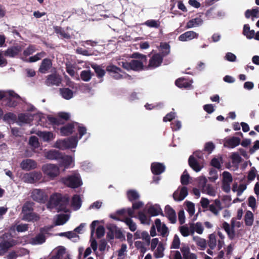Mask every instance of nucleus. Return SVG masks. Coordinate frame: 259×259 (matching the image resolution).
<instances>
[{"mask_svg":"<svg viewBox=\"0 0 259 259\" xmlns=\"http://www.w3.org/2000/svg\"><path fill=\"white\" fill-rule=\"evenodd\" d=\"M132 58L138 59V60L133 59L128 62L121 60L118 62V64L127 70L141 71L143 70L144 63L147 60L146 56L136 53L132 55Z\"/></svg>","mask_w":259,"mask_h":259,"instance_id":"f257e3e1","label":"nucleus"},{"mask_svg":"<svg viewBox=\"0 0 259 259\" xmlns=\"http://www.w3.org/2000/svg\"><path fill=\"white\" fill-rule=\"evenodd\" d=\"M69 198L68 196H62L60 194H54L51 196L47 204V207L51 209L55 208L58 211L67 212L68 211L67 206Z\"/></svg>","mask_w":259,"mask_h":259,"instance_id":"f03ea898","label":"nucleus"},{"mask_svg":"<svg viewBox=\"0 0 259 259\" xmlns=\"http://www.w3.org/2000/svg\"><path fill=\"white\" fill-rule=\"evenodd\" d=\"M78 139L77 136L71 137L63 140H58L54 144L53 147L60 150L75 148L78 144Z\"/></svg>","mask_w":259,"mask_h":259,"instance_id":"7ed1b4c3","label":"nucleus"},{"mask_svg":"<svg viewBox=\"0 0 259 259\" xmlns=\"http://www.w3.org/2000/svg\"><path fill=\"white\" fill-rule=\"evenodd\" d=\"M61 181L68 187L72 188H76L82 185L80 175L76 172L66 178H63Z\"/></svg>","mask_w":259,"mask_h":259,"instance_id":"20e7f679","label":"nucleus"},{"mask_svg":"<svg viewBox=\"0 0 259 259\" xmlns=\"http://www.w3.org/2000/svg\"><path fill=\"white\" fill-rule=\"evenodd\" d=\"M41 170L44 174L51 180L54 179L60 174L59 167L54 164L47 163L42 166Z\"/></svg>","mask_w":259,"mask_h":259,"instance_id":"39448f33","label":"nucleus"},{"mask_svg":"<svg viewBox=\"0 0 259 259\" xmlns=\"http://www.w3.org/2000/svg\"><path fill=\"white\" fill-rule=\"evenodd\" d=\"M207 182L205 177L199 178V187L200 188L202 193L210 196H215L217 193L215 189L211 185L207 184Z\"/></svg>","mask_w":259,"mask_h":259,"instance_id":"423d86ee","label":"nucleus"},{"mask_svg":"<svg viewBox=\"0 0 259 259\" xmlns=\"http://www.w3.org/2000/svg\"><path fill=\"white\" fill-rule=\"evenodd\" d=\"M42 174L40 171H34L25 174L22 178V181L26 183L34 184L42 178Z\"/></svg>","mask_w":259,"mask_h":259,"instance_id":"0eeeda50","label":"nucleus"},{"mask_svg":"<svg viewBox=\"0 0 259 259\" xmlns=\"http://www.w3.org/2000/svg\"><path fill=\"white\" fill-rule=\"evenodd\" d=\"M233 182L232 175L227 171L222 173V190L226 193H229L231 190V184Z\"/></svg>","mask_w":259,"mask_h":259,"instance_id":"6e6552de","label":"nucleus"},{"mask_svg":"<svg viewBox=\"0 0 259 259\" xmlns=\"http://www.w3.org/2000/svg\"><path fill=\"white\" fill-rule=\"evenodd\" d=\"M31 196L33 200L40 203H45L48 198V196L45 191L38 189L33 190Z\"/></svg>","mask_w":259,"mask_h":259,"instance_id":"1a4fd4ad","label":"nucleus"},{"mask_svg":"<svg viewBox=\"0 0 259 259\" xmlns=\"http://www.w3.org/2000/svg\"><path fill=\"white\" fill-rule=\"evenodd\" d=\"M2 239L3 240L0 242V248L4 252L16 244V241L8 234L3 235Z\"/></svg>","mask_w":259,"mask_h":259,"instance_id":"9d476101","label":"nucleus"},{"mask_svg":"<svg viewBox=\"0 0 259 259\" xmlns=\"http://www.w3.org/2000/svg\"><path fill=\"white\" fill-rule=\"evenodd\" d=\"M202 155V152H196L189 158V164L190 166L196 172L200 171L202 166L200 165L197 159L195 158V156L197 157L198 158H201Z\"/></svg>","mask_w":259,"mask_h":259,"instance_id":"9b49d317","label":"nucleus"},{"mask_svg":"<svg viewBox=\"0 0 259 259\" xmlns=\"http://www.w3.org/2000/svg\"><path fill=\"white\" fill-rule=\"evenodd\" d=\"M23 44H17L11 48H8L5 52L4 55L9 57H14L18 55L24 49Z\"/></svg>","mask_w":259,"mask_h":259,"instance_id":"f8f14e48","label":"nucleus"},{"mask_svg":"<svg viewBox=\"0 0 259 259\" xmlns=\"http://www.w3.org/2000/svg\"><path fill=\"white\" fill-rule=\"evenodd\" d=\"M35 118L36 119H38V124L40 125L44 126V123L47 120L53 124H59L58 119L51 115L47 116L42 113H38L35 116Z\"/></svg>","mask_w":259,"mask_h":259,"instance_id":"ddd939ff","label":"nucleus"},{"mask_svg":"<svg viewBox=\"0 0 259 259\" xmlns=\"http://www.w3.org/2000/svg\"><path fill=\"white\" fill-rule=\"evenodd\" d=\"M61 81V77L59 74L54 73L48 76L46 80V84L48 86H59Z\"/></svg>","mask_w":259,"mask_h":259,"instance_id":"4468645a","label":"nucleus"},{"mask_svg":"<svg viewBox=\"0 0 259 259\" xmlns=\"http://www.w3.org/2000/svg\"><path fill=\"white\" fill-rule=\"evenodd\" d=\"M188 194V189L186 187L179 188L173 194L175 200L181 201L183 200Z\"/></svg>","mask_w":259,"mask_h":259,"instance_id":"2eb2a0df","label":"nucleus"},{"mask_svg":"<svg viewBox=\"0 0 259 259\" xmlns=\"http://www.w3.org/2000/svg\"><path fill=\"white\" fill-rule=\"evenodd\" d=\"M106 70L109 73L110 75L116 79H119L123 77V75L121 74V70L117 66L111 65L106 68Z\"/></svg>","mask_w":259,"mask_h":259,"instance_id":"dca6fc26","label":"nucleus"},{"mask_svg":"<svg viewBox=\"0 0 259 259\" xmlns=\"http://www.w3.org/2000/svg\"><path fill=\"white\" fill-rule=\"evenodd\" d=\"M21 168L25 170L29 171L37 167V162L31 159H26L22 161L20 165Z\"/></svg>","mask_w":259,"mask_h":259,"instance_id":"f3484780","label":"nucleus"},{"mask_svg":"<svg viewBox=\"0 0 259 259\" xmlns=\"http://www.w3.org/2000/svg\"><path fill=\"white\" fill-rule=\"evenodd\" d=\"M155 224L156 227L158 232L163 237H167L168 235V229L166 226L165 224L161 222L159 219H156L155 220Z\"/></svg>","mask_w":259,"mask_h":259,"instance_id":"a211bd4d","label":"nucleus"},{"mask_svg":"<svg viewBox=\"0 0 259 259\" xmlns=\"http://www.w3.org/2000/svg\"><path fill=\"white\" fill-rule=\"evenodd\" d=\"M183 259H197V255L190 251V247L187 245H183L180 248Z\"/></svg>","mask_w":259,"mask_h":259,"instance_id":"6ab92c4d","label":"nucleus"},{"mask_svg":"<svg viewBox=\"0 0 259 259\" xmlns=\"http://www.w3.org/2000/svg\"><path fill=\"white\" fill-rule=\"evenodd\" d=\"M162 57L159 54H156L152 56L149 60L148 68H155L160 65L162 62Z\"/></svg>","mask_w":259,"mask_h":259,"instance_id":"aec40b11","label":"nucleus"},{"mask_svg":"<svg viewBox=\"0 0 259 259\" xmlns=\"http://www.w3.org/2000/svg\"><path fill=\"white\" fill-rule=\"evenodd\" d=\"M203 23V20L201 16L199 15L189 20L186 25L187 28H191L201 26Z\"/></svg>","mask_w":259,"mask_h":259,"instance_id":"412c9836","label":"nucleus"},{"mask_svg":"<svg viewBox=\"0 0 259 259\" xmlns=\"http://www.w3.org/2000/svg\"><path fill=\"white\" fill-rule=\"evenodd\" d=\"M76 122L69 123L60 128L61 135L62 136H68L72 134L75 130Z\"/></svg>","mask_w":259,"mask_h":259,"instance_id":"4be33fe9","label":"nucleus"},{"mask_svg":"<svg viewBox=\"0 0 259 259\" xmlns=\"http://www.w3.org/2000/svg\"><path fill=\"white\" fill-rule=\"evenodd\" d=\"M198 37V33L193 31H189L180 35L179 37V40L182 41H186Z\"/></svg>","mask_w":259,"mask_h":259,"instance_id":"5701e85b","label":"nucleus"},{"mask_svg":"<svg viewBox=\"0 0 259 259\" xmlns=\"http://www.w3.org/2000/svg\"><path fill=\"white\" fill-rule=\"evenodd\" d=\"M46 239L45 235L41 230L40 233L30 239L29 243L32 245H40L44 243L46 241Z\"/></svg>","mask_w":259,"mask_h":259,"instance_id":"b1692460","label":"nucleus"},{"mask_svg":"<svg viewBox=\"0 0 259 259\" xmlns=\"http://www.w3.org/2000/svg\"><path fill=\"white\" fill-rule=\"evenodd\" d=\"M213 202L214 204H210L209 206V210L214 215H218L220 211L222 209L221 201L219 199H217L213 201Z\"/></svg>","mask_w":259,"mask_h":259,"instance_id":"393cba45","label":"nucleus"},{"mask_svg":"<svg viewBox=\"0 0 259 259\" xmlns=\"http://www.w3.org/2000/svg\"><path fill=\"white\" fill-rule=\"evenodd\" d=\"M151 171L155 175H160L164 171L165 167L163 163L153 162L151 164Z\"/></svg>","mask_w":259,"mask_h":259,"instance_id":"a878e982","label":"nucleus"},{"mask_svg":"<svg viewBox=\"0 0 259 259\" xmlns=\"http://www.w3.org/2000/svg\"><path fill=\"white\" fill-rule=\"evenodd\" d=\"M45 156L49 160H59L62 157V154L56 150H50L45 152Z\"/></svg>","mask_w":259,"mask_h":259,"instance_id":"bb28decb","label":"nucleus"},{"mask_svg":"<svg viewBox=\"0 0 259 259\" xmlns=\"http://www.w3.org/2000/svg\"><path fill=\"white\" fill-rule=\"evenodd\" d=\"M36 134L45 142H49L54 139V136L50 132L37 131Z\"/></svg>","mask_w":259,"mask_h":259,"instance_id":"cd10ccee","label":"nucleus"},{"mask_svg":"<svg viewBox=\"0 0 259 259\" xmlns=\"http://www.w3.org/2000/svg\"><path fill=\"white\" fill-rule=\"evenodd\" d=\"M148 213L151 216H157L162 214V211L158 204L151 205L147 209Z\"/></svg>","mask_w":259,"mask_h":259,"instance_id":"c85d7f7f","label":"nucleus"},{"mask_svg":"<svg viewBox=\"0 0 259 259\" xmlns=\"http://www.w3.org/2000/svg\"><path fill=\"white\" fill-rule=\"evenodd\" d=\"M165 212L170 222L172 224L175 223L176 222V214L175 210L169 205H167L165 207Z\"/></svg>","mask_w":259,"mask_h":259,"instance_id":"c756f323","label":"nucleus"},{"mask_svg":"<svg viewBox=\"0 0 259 259\" xmlns=\"http://www.w3.org/2000/svg\"><path fill=\"white\" fill-rule=\"evenodd\" d=\"M192 82V81L188 82L184 78H180L176 80L175 84L180 88L191 89Z\"/></svg>","mask_w":259,"mask_h":259,"instance_id":"7c9ffc66","label":"nucleus"},{"mask_svg":"<svg viewBox=\"0 0 259 259\" xmlns=\"http://www.w3.org/2000/svg\"><path fill=\"white\" fill-rule=\"evenodd\" d=\"M52 63L50 59H45L41 63L39 70L42 73H46L52 67Z\"/></svg>","mask_w":259,"mask_h":259,"instance_id":"2f4dec72","label":"nucleus"},{"mask_svg":"<svg viewBox=\"0 0 259 259\" xmlns=\"http://www.w3.org/2000/svg\"><path fill=\"white\" fill-rule=\"evenodd\" d=\"M60 165L64 166L65 168H68L73 162V159L71 156L66 155L63 156L60 158Z\"/></svg>","mask_w":259,"mask_h":259,"instance_id":"473e14b6","label":"nucleus"},{"mask_svg":"<svg viewBox=\"0 0 259 259\" xmlns=\"http://www.w3.org/2000/svg\"><path fill=\"white\" fill-rule=\"evenodd\" d=\"M240 143V139L239 138L233 137L227 140L224 143L225 147L234 148Z\"/></svg>","mask_w":259,"mask_h":259,"instance_id":"72a5a7b5","label":"nucleus"},{"mask_svg":"<svg viewBox=\"0 0 259 259\" xmlns=\"http://www.w3.org/2000/svg\"><path fill=\"white\" fill-rule=\"evenodd\" d=\"M190 227L191 229V233L194 234L195 232L199 234H202L203 232V227L201 223L197 222L196 223H190Z\"/></svg>","mask_w":259,"mask_h":259,"instance_id":"f704fd0d","label":"nucleus"},{"mask_svg":"<svg viewBox=\"0 0 259 259\" xmlns=\"http://www.w3.org/2000/svg\"><path fill=\"white\" fill-rule=\"evenodd\" d=\"M59 91L62 97L66 100H70L73 97V91L69 88H61L59 89Z\"/></svg>","mask_w":259,"mask_h":259,"instance_id":"c9c22d12","label":"nucleus"},{"mask_svg":"<svg viewBox=\"0 0 259 259\" xmlns=\"http://www.w3.org/2000/svg\"><path fill=\"white\" fill-rule=\"evenodd\" d=\"M193 240L201 250H204L206 248L207 243L205 239L198 236H193Z\"/></svg>","mask_w":259,"mask_h":259,"instance_id":"e433bc0d","label":"nucleus"},{"mask_svg":"<svg viewBox=\"0 0 259 259\" xmlns=\"http://www.w3.org/2000/svg\"><path fill=\"white\" fill-rule=\"evenodd\" d=\"M165 247L163 243H159L157 248L154 252V256L156 258H162L164 256Z\"/></svg>","mask_w":259,"mask_h":259,"instance_id":"4c0bfd02","label":"nucleus"},{"mask_svg":"<svg viewBox=\"0 0 259 259\" xmlns=\"http://www.w3.org/2000/svg\"><path fill=\"white\" fill-rule=\"evenodd\" d=\"M180 231L181 234L185 237L189 235L194 236L193 234L191 233L190 223L181 226L180 227Z\"/></svg>","mask_w":259,"mask_h":259,"instance_id":"58836bf2","label":"nucleus"},{"mask_svg":"<svg viewBox=\"0 0 259 259\" xmlns=\"http://www.w3.org/2000/svg\"><path fill=\"white\" fill-rule=\"evenodd\" d=\"M243 34L248 39H252L254 37L255 32L253 30H250L248 24H245L243 26Z\"/></svg>","mask_w":259,"mask_h":259,"instance_id":"ea45409f","label":"nucleus"},{"mask_svg":"<svg viewBox=\"0 0 259 259\" xmlns=\"http://www.w3.org/2000/svg\"><path fill=\"white\" fill-rule=\"evenodd\" d=\"M22 214V220L26 221H36L39 220V217L35 213L30 212L28 213H24Z\"/></svg>","mask_w":259,"mask_h":259,"instance_id":"a19ab883","label":"nucleus"},{"mask_svg":"<svg viewBox=\"0 0 259 259\" xmlns=\"http://www.w3.org/2000/svg\"><path fill=\"white\" fill-rule=\"evenodd\" d=\"M69 219V215L68 214H60L57 215L56 220V225H62L66 223Z\"/></svg>","mask_w":259,"mask_h":259,"instance_id":"79ce46f5","label":"nucleus"},{"mask_svg":"<svg viewBox=\"0 0 259 259\" xmlns=\"http://www.w3.org/2000/svg\"><path fill=\"white\" fill-rule=\"evenodd\" d=\"M71 205L72 208L75 210L80 208L81 205V201L78 195H75L73 197Z\"/></svg>","mask_w":259,"mask_h":259,"instance_id":"37998d69","label":"nucleus"},{"mask_svg":"<svg viewBox=\"0 0 259 259\" xmlns=\"http://www.w3.org/2000/svg\"><path fill=\"white\" fill-rule=\"evenodd\" d=\"M138 219L141 224L149 225L150 219L148 217L144 211H140L138 212Z\"/></svg>","mask_w":259,"mask_h":259,"instance_id":"c03bdc74","label":"nucleus"},{"mask_svg":"<svg viewBox=\"0 0 259 259\" xmlns=\"http://www.w3.org/2000/svg\"><path fill=\"white\" fill-rule=\"evenodd\" d=\"M123 221L128 226L131 231L134 232L137 230V224L131 218H125Z\"/></svg>","mask_w":259,"mask_h":259,"instance_id":"a18cd8bd","label":"nucleus"},{"mask_svg":"<svg viewBox=\"0 0 259 259\" xmlns=\"http://www.w3.org/2000/svg\"><path fill=\"white\" fill-rule=\"evenodd\" d=\"M91 66L94 69L98 77H102L105 75V71L100 66L93 64Z\"/></svg>","mask_w":259,"mask_h":259,"instance_id":"49530a36","label":"nucleus"},{"mask_svg":"<svg viewBox=\"0 0 259 259\" xmlns=\"http://www.w3.org/2000/svg\"><path fill=\"white\" fill-rule=\"evenodd\" d=\"M223 160L222 156L214 157L211 161V165L218 169H220L221 168L222 164H223Z\"/></svg>","mask_w":259,"mask_h":259,"instance_id":"de8ad7c7","label":"nucleus"},{"mask_svg":"<svg viewBox=\"0 0 259 259\" xmlns=\"http://www.w3.org/2000/svg\"><path fill=\"white\" fill-rule=\"evenodd\" d=\"M245 223L246 225L250 226L253 224V214L250 211H247L244 217Z\"/></svg>","mask_w":259,"mask_h":259,"instance_id":"09e8293b","label":"nucleus"},{"mask_svg":"<svg viewBox=\"0 0 259 259\" xmlns=\"http://www.w3.org/2000/svg\"><path fill=\"white\" fill-rule=\"evenodd\" d=\"M127 196L130 201H133L139 198L140 195L134 190H130L127 192Z\"/></svg>","mask_w":259,"mask_h":259,"instance_id":"8fccbe9b","label":"nucleus"},{"mask_svg":"<svg viewBox=\"0 0 259 259\" xmlns=\"http://www.w3.org/2000/svg\"><path fill=\"white\" fill-rule=\"evenodd\" d=\"M8 94L10 97L15 99H20V97L13 91H9L7 92L0 91V100L7 96Z\"/></svg>","mask_w":259,"mask_h":259,"instance_id":"3c124183","label":"nucleus"},{"mask_svg":"<svg viewBox=\"0 0 259 259\" xmlns=\"http://www.w3.org/2000/svg\"><path fill=\"white\" fill-rule=\"evenodd\" d=\"M223 227L228 234L229 237L231 239L233 238L235 235L234 231L230 227V225L227 222H224L223 224Z\"/></svg>","mask_w":259,"mask_h":259,"instance_id":"603ef678","label":"nucleus"},{"mask_svg":"<svg viewBox=\"0 0 259 259\" xmlns=\"http://www.w3.org/2000/svg\"><path fill=\"white\" fill-rule=\"evenodd\" d=\"M18 122L21 123H26L29 122L31 120L30 116L27 114H20L18 115Z\"/></svg>","mask_w":259,"mask_h":259,"instance_id":"864d4df0","label":"nucleus"},{"mask_svg":"<svg viewBox=\"0 0 259 259\" xmlns=\"http://www.w3.org/2000/svg\"><path fill=\"white\" fill-rule=\"evenodd\" d=\"M208 244L210 249H213L217 245V238L214 234H211L209 235V240Z\"/></svg>","mask_w":259,"mask_h":259,"instance_id":"5fc2aeb1","label":"nucleus"},{"mask_svg":"<svg viewBox=\"0 0 259 259\" xmlns=\"http://www.w3.org/2000/svg\"><path fill=\"white\" fill-rule=\"evenodd\" d=\"M144 24L148 27L157 28L160 26V22L155 20H148L146 21Z\"/></svg>","mask_w":259,"mask_h":259,"instance_id":"6e6d98bb","label":"nucleus"},{"mask_svg":"<svg viewBox=\"0 0 259 259\" xmlns=\"http://www.w3.org/2000/svg\"><path fill=\"white\" fill-rule=\"evenodd\" d=\"M161 48V53L162 54L161 57L162 58L166 55H167L170 52V46L166 44H162L160 45Z\"/></svg>","mask_w":259,"mask_h":259,"instance_id":"4d7b16f0","label":"nucleus"},{"mask_svg":"<svg viewBox=\"0 0 259 259\" xmlns=\"http://www.w3.org/2000/svg\"><path fill=\"white\" fill-rule=\"evenodd\" d=\"M80 77L84 81H89L92 77L90 70H83L80 73Z\"/></svg>","mask_w":259,"mask_h":259,"instance_id":"13d9d810","label":"nucleus"},{"mask_svg":"<svg viewBox=\"0 0 259 259\" xmlns=\"http://www.w3.org/2000/svg\"><path fill=\"white\" fill-rule=\"evenodd\" d=\"M180 239L178 235L176 234L173 238L171 244L170 245L171 249H179L180 246Z\"/></svg>","mask_w":259,"mask_h":259,"instance_id":"bf43d9fd","label":"nucleus"},{"mask_svg":"<svg viewBox=\"0 0 259 259\" xmlns=\"http://www.w3.org/2000/svg\"><path fill=\"white\" fill-rule=\"evenodd\" d=\"M55 31L56 33L59 34L61 37L65 38H69L70 35L66 33L63 29H62L61 27H55L54 28Z\"/></svg>","mask_w":259,"mask_h":259,"instance_id":"052dcab7","label":"nucleus"},{"mask_svg":"<svg viewBox=\"0 0 259 259\" xmlns=\"http://www.w3.org/2000/svg\"><path fill=\"white\" fill-rule=\"evenodd\" d=\"M55 255L53 256V257L56 258V259H59L65 252V249L62 246H60L54 250Z\"/></svg>","mask_w":259,"mask_h":259,"instance_id":"680f3d73","label":"nucleus"},{"mask_svg":"<svg viewBox=\"0 0 259 259\" xmlns=\"http://www.w3.org/2000/svg\"><path fill=\"white\" fill-rule=\"evenodd\" d=\"M46 55V53L44 52H41L39 53H37L35 55L30 57L28 59V61L30 62H36L39 60H40L41 58L45 57Z\"/></svg>","mask_w":259,"mask_h":259,"instance_id":"e2e57ef3","label":"nucleus"},{"mask_svg":"<svg viewBox=\"0 0 259 259\" xmlns=\"http://www.w3.org/2000/svg\"><path fill=\"white\" fill-rule=\"evenodd\" d=\"M32 206H33L32 202H26L23 206L22 213H26L32 212V211L33 210Z\"/></svg>","mask_w":259,"mask_h":259,"instance_id":"0e129e2a","label":"nucleus"},{"mask_svg":"<svg viewBox=\"0 0 259 259\" xmlns=\"http://www.w3.org/2000/svg\"><path fill=\"white\" fill-rule=\"evenodd\" d=\"M186 203L187 207V211L189 212L190 215H193L195 212L194 204L190 201H187L186 202Z\"/></svg>","mask_w":259,"mask_h":259,"instance_id":"69168bd1","label":"nucleus"},{"mask_svg":"<svg viewBox=\"0 0 259 259\" xmlns=\"http://www.w3.org/2000/svg\"><path fill=\"white\" fill-rule=\"evenodd\" d=\"M75 129H77L78 130L79 135V139H81L83 135L87 134L86 128L77 122H76Z\"/></svg>","mask_w":259,"mask_h":259,"instance_id":"338daca9","label":"nucleus"},{"mask_svg":"<svg viewBox=\"0 0 259 259\" xmlns=\"http://www.w3.org/2000/svg\"><path fill=\"white\" fill-rule=\"evenodd\" d=\"M29 143L34 148H36L39 147L38 138L35 136H31L30 137Z\"/></svg>","mask_w":259,"mask_h":259,"instance_id":"774afa93","label":"nucleus"}]
</instances>
